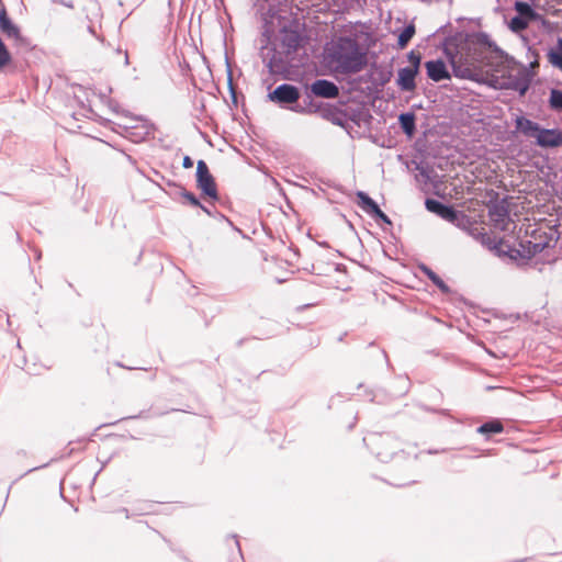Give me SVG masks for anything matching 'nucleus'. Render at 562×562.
Masks as SVG:
<instances>
[{
  "label": "nucleus",
  "instance_id": "17",
  "mask_svg": "<svg viewBox=\"0 0 562 562\" xmlns=\"http://www.w3.org/2000/svg\"><path fill=\"white\" fill-rule=\"evenodd\" d=\"M358 205L367 214L371 215L379 205L363 191L357 192Z\"/></svg>",
  "mask_w": 562,
  "mask_h": 562
},
{
  "label": "nucleus",
  "instance_id": "2",
  "mask_svg": "<svg viewBox=\"0 0 562 562\" xmlns=\"http://www.w3.org/2000/svg\"><path fill=\"white\" fill-rule=\"evenodd\" d=\"M329 65L339 74L361 71L367 65V50L352 36H339L326 48Z\"/></svg>",
  "mask_w": 562,
  "mask_h": 562
},
{
  "label": "nucleus",
  "instance_id": "16",
  "mask_svg": "<svg viewBox=\"0 0 562 562\" xmlns=\"http://www.w3.org/2000/svg\"><path fill=\"white\" fill-rule=\"evenodd\" d=\"M516 128L526 136L535 137L540 130V125L524 116H518L515 120Z\"/></svg>",
  "mask_w": 562,
  "mask_h": 562
},
{
  "label": "nucleus",
  "instance_id": "13",
  "mask_svg": "<svg viewBox=\"0 0 562 562\" xmlns=\"http://www.w3.org/2000/svg\"><path fill=\"white\" fill-rule=\"evenodd\" d=\"M137 124L125 126L126 136L133 142L138 143L144 140L151 134V126L145 120H137Z\"/></svg>",
  "mask_w": 562,
  "mask_h": 562
},
{
  "label": "nucleus",
  "instance_id": "34",
  "mask_svg": "<svg viewBox=\"0 0 562 562\" xmlns=\"http://www.w3.org/2000/svg\"><path fill=\"white\" fill-rule=\"evenodd\" d=\"M234 539H235L236 547H237L238 551L240 552L239 541L236 539V536H234Z\"/></svg>",
  "mask_w": 562,
  "mask_h": 562
},
{
  "label": "nucleus",
  "instance_id": "14",
  "mask_svg": "<svg viewBox=\"0 0 562 562\" xmlns=\"http://www.w3.org/2000/svg\"><path fill=\"white\" fill-rule=\"evenodd\" d=\"M418 74L416 68L404 67L398 69L397 86L403 91H413L416 88L415 77Z\"/></svg>",
  "mask_w": 562,
  "mask_h": 562
},
{
  "label": "nucleus",
  "instance_id": "26",
  "mask_svg": "<svg viewBox=\"0 0 562 562\" xmlns=\"http://www.w3.org/2000/svg\"><path fill=\"white\" fill-rule=\"evenodd\" d=\"M530 20L521 18V16H514L512 18L509 22V27L513 32H521L528 27V23Z\"/></svg>",
  "mask_w": 562,
  "mask_h": 562
},
{
  "label": "nucleus",
  "instance_id": "8",
  "mask_svg": "<svg viewBox=\"0 0 562 562\" xmlns=\"http://www.w3.org/2000/svg\"><path fill=\"white\" fill-rule=\"evenodd\" d=\"M488 217L493 226L501 231H507L510 224L509 202L507 198L498 200L488 206Z\"/></svg>",
  "mask_w": 562,
  "mask_h": 562
},
{
  "label": "nucleus",
  "instance_id": "11",
  "mask_svg": "<svg viewBox=\"0 0 562 562\" xmlns=\"http://www.w3.org/2000/svg\"><path fill=\"white\" fill-rule=\"evenodd\" d=\"M310 91L315 97L324 99H335L339 95L338 86L335 82L327 79H316L310 86Z\"/></svg>",
  "mask_w": 562,
  "mask_h": 562
},
{
  "label": "nucleus",
  "instance_id": "28",
  "mask_svg": "<svg viewBox=\"0 0 562 562\" xmlns=\"http://www.w3.org/2000/svg\"><path fill=\"white\" fill-rule=\"evenodd\" d=\"M407 58H408V61H409V68H416V70L418 71L419 70V65H420V60H422V57H420V54L419 53H415L414 50L409 52L408 55H407Z\"/></svg>",
  "mask_w": 562,
  "mask_h": 562
},
{
  "label": "nucleus",
  "instance_id": "33",
  "mask_svg": "<svg viewBox=\"0 0 562 562\" xmlns=\"http://www.w3.org/2000/svg\"><path fill=\"white\" fill-rule=\"evenodd\" d=\"M9 19H10V18H9V16H8V14H7V10H5V8H4V7H2V8L0 9V23H1V22H3V21H7V20H9Z\"/></svg>",
  "mask_w": 562,
  "mask_h": 562
},
{
  "label": "nucleus",
  "instance_id": "25",
  "mask_svg": "<svg viewBox=\"0 0 562 562\" xmlns=\"http://www.w3.org/2000/svg\"><path fill=\"white\" fill-rule=\"evenodd\" d=\"M415 34V26L409 24L403 29V31L398 35V45L400 47H405L407 43L412 40Z\"/></svg>",
  "mask_w": 562,
  "mask_h": 562
},
{
  "label": "nucleus",
  "instance_id": "15",
  "mask_svg": "<svg viewBox=\"0 0 562 562\" xmlns=\"http://www.w3.org/2000/svg\"><path fill=\"white\" fill-rule=\"evenodd\" d=\"M425 66L427 70V76L436 82L450 78V75L446 68L445 63L440 59L429 60L425 64Z\"/></svg>",
  "mask_w": 562,
  "mask_h": 562
},
{
  "label": "nucleus",
  "instance_id": "21",
  "mask_svg": "<svg viewBox=\"0 0 562 562\" xmlns=\"http://www.w3.org/2000/svg\"><path fill=\"white\" fill-rule=\"evenodd\" d=\"M515 10L518 12L517 16H521L528 20H533L537 15L531 5L524 1H516Z\"/></svg>",
  "mask_w": 562,
  "mask_h": 562
},
{
  "label": "nucleus",
  "instance_id": "1",
  "mask_svg": "<svg viewBox=\"0 0 562 562\" xmlns=\"http://www.w3.org/2000/svg\"><path fill=\"white\" fill-rule=\"evenodd\" d=\"M443 53L453 75L461 79L475 80L483 68L497 71L506 54L485 33L467 37H450L443 44Z\"/></svg>",
  "mask_w": 562,
  "mask_h": 562
},
{
  "label": "nucleus",
  "instance_id": "9",
  "mask_svg": "<svg viewBox=\"0 0 562 562\" xmlns=\"http://www.w3.org/2000/svg\"><path fill=\"white\" fill-rule=\"evenodd\" d=\"M312 92H306L302 102H297V104L293 105L292 111L299 114H314L318 113L322 117L329 120L333 108L329 105H324L323 103L315 102L313 100Z\"/></svg>",
  "mask_w": 562,
  "mask_h": 562
},
{
  "label": "nucleus",
  "instance_id": "31",
  "mask_svg": "<svg viewBox=\"0 0 562 562\" xmlns=\"http://www.w3.org/2000/svg\"><path fill=\"white\" fill-rule=\"evenodd\" d=\"M182 166H183V168H186V169L192 168V166H193V160H192L189 156H186V157L183 158Z\"/></svg>",
  "mask_w": 562,
  "mask_h": 562
},
{
  "label": "nucleus",
  "instance_id": "36",
  "mask_svg": "<svg viewBox=\"0 0 562 562\" xmlns=\"http://www.w3.org/2000/svg\"><path fill=\"white\" fill-rule=\"evenodd\" d=\"M1 8H2V7L0 5V9H1Z\"/></svg>",
  "mask_w": 562,
  "mask_h": 562
},
{
  "label": "nucleus",
  "instance_id": "24",
  "mask_svg": "<svg viewBox=\"0 0 562 562\" xmlns=\"http://www.w3.org/2000/svg\"><path fill=\"white\" fill-rule=\"evenodd\" d=\"M549 61L562 70V38H559L558 41V49L557 50H550L548 54Z\"/></svg>",
  "mask_w": 562,
  "mask_h": 562
},
{
  "label": "nucleus",
  "instance_id": "7",
  "mask_svg": "<svg viewBox=\"0 0 562 562\" xmlns=\"http://www.w3.org/2000/svg\"><path fill=\"white\" fill-rule=\"evenodd\" d=\"M196 186L203 192V194L213 201L218 200L215 180L204 160H199L196 164Z\"/></svg>",
  "mask_w": 562,
  "mask_h": 562
},
{
  "label": "nucleus",
  "instance_id": "27",
  "mask_svg": "<svg viewBox=\"0 0 562 562\" xmlns=\"http://www.w3.org/2000/svg\"><path fill=\"white\" fill-rule=\"evenodd\" d=\"M425 206L429 212H432V213H436L437 215H439L443 204L437 200L427 199L425 201Z\"/></svg>",
  "mask_w": 562,
  "mask_h": 562
},
{
  "label": "nucleus",
  "instance_id": "35",
  "mask_svg": "<svg viewBox=\"0 0 562 562\" xmlns=\"http://www.w3.org/2000/svg\"><path fill=\"white\" fill-rule=\"evenodd\" d=\"M201 209H202L205 213H207L209 215L211 214V211H210L206 206H204V205H203V207H201Z\"/></svg>",
  "mask_w": 562,
  "mask_h": 562
},
{
  "label": "nucleus",
  "instance_id": "20",
  "mask_svg": "<svg viewBox=\"0 0 562 562\" xmlns=\"http://www.w3.org/2000/svg\"><path fill=\"white\" fill-rule=\"evenodd\" d=\"M422 271L443 293H448L450 291V289L446 284V282L436 272H434L430 268L423 266Z\"/></svg>",
  "mask_w": 562,
  "mask_h": 562
},
{
  "label": "nucleus",
  "instance_id": "10",
  "mask_svg": "<svg viewBox=\"0 0 562 562\" xmlns=\"http://www.w3.org/2000/svg\"><path fill=\"white\" fill-rule=\"evenodd\" d=\"M0 31L8 37L14 41V45L23 50L33 48L32 42L22 35L20 27L14 24L11 19L0 23Z\"/></svg>",
  "mask_w": 562,
  "mask_h": 562
},
{
  "label": "nucleus",
  "instance_id": "5",
  "mask_svg": "<svg viewBox=\"0 0 562 562\" xmlns=\"http://www.w3.org/2000/svg\"><path fill=\"white\" fill-rule=\"evenodd\" d=\"M439 216L450 223L456 224L459 227H462L463 229H467L471 236L477 240H481L483 244L486 239H488L484 228L479 227V225L475 222H472L468 215L456 211L452 206L443 204Z\"/></svg>",
  "mask_w": 562,
  "mask_h": 562
},
{
  "label": "nucleus",
  "instance_id": "22",
  "mask_svg": "<svg viewBox=\"0 0 562 562\" xmlns=\"http://www.w3.org/2000/svg\"><path fill=\"white\" fill-rule=\"evenodd\" d=\"M508 88L519 92L520 95H524L529 89V79L526 76L516 78L508 85Z\"/></svg>",
  "mask_w": 562,
  "mask_h": 562
},
{
  "label": "nucleus",
  "instance_id": "29",
  "mask_svg": "<svg viewBox=\"0 0 562 562\" xmlns=\"http://www.w3.org/2000/svg\"><path fill=\"white\" fill-rule=\"evenodd\" d=\"M182 196L193 206L203 207V205L200 203L199 199L189 191H184L182 193Z\"/></svg>",
  "mask_w": 562,
  "mask_h": 562
},
{
  "label": "nucleus",
  "instance_id": "4",
  "mask_svg": "<svg viewBox=\"0 0 562 562\" xmlns=\"http://www.w3.org/2000/svg\"><path fill=\"white\" fill-rule=\"evenodd\" d=\"M557 240V231L551 228L548 231L542 227L526 229V235L519 238V248L516 251L521 258H532L544 249L554 247Z\"/></svg>",
  "mask_w": 562,
  "mask_h": 562
},
{
  "label": "nucleus",
  "instance_id": "6",
  "mask_svg": "<svg viewBox=\"0 0 562 562\" xmlns=\"http://www.w3.org/2000/svg\"><path fill=\"white\" fill-rule=\"evenodd\" d=\"M301 98L300 89L290 83L279 85L273 91L268 93V99L283 109L291 110L297 104Z\"/></svg>",
  "mask_w": 562,
  "mask_h": 562
},
{
  "label": "nucleus",
  "instance_id": "30",
  "mask_svg": "<svg viewBox=\"0 0 562 562\" xmlns=\"http://www.w3.org/2000/svg\"><path fill=\"white\" fill-rule=\"evenodd\" d=\"M370 216L381 220L382 222H384L386 224H391V220L383 211H381L380 207H378V210H375Z\"/></svg>",
  "mask_w": 562,
  "mask_h": 562
},
{
  "label": "nucleus",
  "instance_id": "32",
  "mask_svg": "<svg viewBox=\"0 0 562 562\" xmlns=\"http://www.w3.org/2000/svg\"><path fill=\"white\" fill-rule=\"evenodd\" d=\"M9 19H10V18H9V16H8V14H7V10H5V8H4V7H2V8L0 9V23H1V22H3V21H7V20H9Z\"/></svg>",
  "mask_w": 562,
  "mask_h": 562
},
{
  "label": "nucleus",
  "instance_id": "18",
  "mask_svg": "<svg viewBox=\"0 0 562 562\" xmlns=\"http://www.w3.org/2000/svg\"><path fill=\"white\" fill-rule=\"evenodd\" d=\"M504 430L503 424L498 419H493L482 424L477 428V432L482 435L490 436L492 434H499Z\"/></svg>",
  "mask_w": 562,
  "mask_h": 562
},
{
  "label": "nucleus",
  "instance_id": "19",
  "mask_svg": "<svg viewBox=\"0 0 562 562\" xmlns=\"http://www.w3.org/2000/svg\"><path fill=\"white\" fill-rule=\"evenodd\" d=\"M403 132L412 136L415 132V115L413 113H402L398 117Z\"/></svg>",
  "mask_w": 562,
  "mask_h": 562
},
{
  "label": "nucleus",
  "instance_id": "23",
  "mask_svg": "<svg viewBox=\"0 0 562 562\" xmlns=\"http://www.w3.org/2000/svg\"><path fill=\"white\" fill-rule=\"evenodd\" d=\"M549 105L552 110L562 113V91L552 89L550 91Z\"/></svg>",
  "mask_w": 562,
  "mask_h": 562
},
{
  "label": "nucleus",
  "instance_id": "3",
  "mask_svg": "<svg viewBox=\"0 0 562 562\" xmlns=\"http://www.w3.org/2000/svg\"><path fill=\"white\" fill-rule=\"evenodd\" d=\"M302 44V36L295 30L282 29L279 43L269 49L263 60L271 72L279 74L286 70L294 59Z\"/></svg>",
  "mask_w": 562,
  "mask_h": 562
},
{
  "label": "nucleus",
  "instance_id": "12",
  "mask_svg": "<svg viewBox=\"0 0 562 562\" xmlns=\"http://www.w3.org/2000/svg\"><path fill=\"white\" fill-rule=\"evenodd\" d=\"M536 143L543 148H553L562 144V132L558 128H541L536 134Z\"/></svg>",
  "mask_w": 562,
  "mask_h": 562
}]
</instances>
